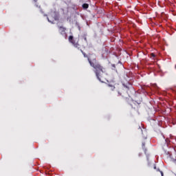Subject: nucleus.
<instances>
[{"mask_svg": "<svg viewBox=\"0 0 176 176\" xmlns=\"http://www.w3.org/2000/svg\"><path fill=\"white\" fill-rule=\"evenodd\" d=\"M160 173H161L162 176H164V174L163 173V171H160Z\"/></svg>", "mask_w": 176, "mask_h": 176, "instance_id": "13", "label": "nucleus"}, {"mask_svg": "<svg viewBox=\"0 0 176 176\" xmlns=\"http://www.w3.org/2000/svg\"><path fill=\"white\" fill-rule=\"evenodd\" d=\"M151 57H155V54L152 53V54H151Z\"/></svg>", "mask_w": 176, "mask_h": 176, "instance_id": "12", "label": "nucleus"}, {"mask_svg": "<svg viewBox=\"0 0 176 176\" xmlns=\"http://www.w3.org/2000/svg\"><path fill=\"white\" fill-rule=\"evenodd\" d=\"M131 87H132V86L130 83H129L128 85L123 84L122 86L118 87V96H123L125 93H129V90H130Z\"/></svg>", "mask_w": 176, "mask_h": 176, "instance_id": "2", "label": "nucleus"}, {"mask_svg": "<svg viewBox=\"0 0 176 176\" xmlns=\"http://www.w3.org/2000/svg\"><path fill=\"white\" fill-rule=\"evenodd\" d=\"M69 42L73 45L76 49L79 50L80 49V45L79 44V41H76L74 38V36H69Z\"/></svg>", "mask_w": 176, "mask_h": 176, "instance_id": "3", "label": "nucleus"}, {"mask_svg": "<svg viewBox=\"0 0 176 176\" xmlns=\"http://www.w3.org/2000/svg\"><path fill=\"white\" fill-rule=\"evenodd\" d=\"M107 87L109 90H111V91H113V90H115V85H113L112 84H108Z\"/></svg>", "mask_w": 176, "mask_h": 176, "instance_id": "6", "label": "nucleus"}, {"mask_svg": "<svg viewBox=\"0 0 176 176\" xmlns=\"http://www.w3.org/2000/svg\"><path fill=\"white\" fill-rule=\"evenodd\" d=\"M83 38L84 41H85V42H87V38L86 37V36H84Z\"/></svg>", "mask_w": 176, "mask_h": 176, "instance_id": "11", "label": "nucleus"}, {"mask_svg": "<svg viewBox=\"0 0 176 176\" xmlns=\"http://www.w3.org/2000/svg\"><path fill=\"white\" fill-rule=\"evenodd\" d=\"M142 149L144 151V153H146V148H145V142L142 143Z\"/></svg>", "mask_w": 176, "mask_h": 176, "instance_id": "9", "label": "nucleus"}, {"mask_svg": "<svg viewBox=\"0 0 176 176\" xmlns=\"http://www.w3.org/2000/svg\"><path fill=\"white\" fill-rule=\"evenodd\" d=\"M88 61L91 67L94 68V73L96 74L97 79H98L100 82H104V80H105L106 79L105 72H104V69H105L104 68V67H102V65H101V64H100L97 61V59H96V58H88Z\"/></svg>", "mask_w": 176, "mask_h": 176, "instance_id": "1", "label": "nucleus"}, {"mask_svg": "<svg viewBox=\"0 0 176 176\" xmlns=\"http://www.w3.org/2000/svg\"><path fill=\"white\" fill-rule=\"evenodd\" d=\"M59 32L60 35H64L65 36H67V33L65 31H67V28H64L63 26H59Z\"/></svg>", "mask_w": 176, "mask_h": 176, "instance_id": "4", "label": "nucleus"}, {"mask_svg": "<svg viewBox=\"0 0 176 176\" xmlns=\"http://www.w3.org/2000/svg\"><path fill=\"white\" fill-rule=\"evenodd\" d=\"M166 142H167V141H168V139H166Z\"/></svg>", "mask_w": 176, "mask_h": 176, "instance_id": "14", "label": "nucleus"}, {"mask_svg": "<svg viewBox=\"0 0 176 176\" xmlns=\"http://www.w3.org/2000/svg\"><path fill=\"white\" fill-rule=\"evenodd\" d=\"M82 8L83 9H89V4H87V3L82 4Z\"/></svg>", "mask_w": 176, "mask_h": 176, "instance_id": "8", "label": "nucleus"}, {"mask_svg": "<svg viewBox=\"0 0 176 176\" xmlns=\"http://www.w3.org/2000/svg\"><path fill=\"white\" fill-rule=\"evenodd\" d=\"M141 102H142V98H140V100H135L134 104H138V107H140V104H141Z\"/></svg>", "mask_w": 176, "mask_h": 176, "instance_id": "7", "label": "nucleus"}, {"mask_svg": "<svg viewBox=\"0 0 176 176\" xmlns=\"http://www.w3.org/2000/svg\"><path fill=\"white\" fill-rule=\"evenodd\" d=\"M81 53H82L84 57H87V55L86 54V53H85L82 50H80Z\"/></svg>", "mask_w": 176, "mask_h": 176, "instance_id": "10", "label": "nucleus"}, {"mask_svg": "<svg viewBox=\"0 0 176 176\" xmlns=\"http://www.w3.org/2000/svg\"><path fill=\"white\" fill-rule=\"evenodd\" d=\"M154 168H156V166H155Z\"/></svg>", "mask_w": 176, "mask_h": 176, "instance_id": "16", "label": "nucleus"}, {"mask_svg": "<svg viewBox=\"0 0 176 176\" xmlns=\"http://www.w3.org/2000/svg\"><path fill=\"white\" fill-rule=\"evenodd\" d=\"M139 129L141 130V126H140Z\"/></svg>", "mask_w": 176, "mask_h": 176, "instance_id": "15", "label": "nucleus"}, {"mask_svg": "<svg viewBox=\"0 0 176 176\" xmlns=\"http://www.w3.org/2000/svg\"><path fill=\"white\" fill-rule=\"evenodd\" d=\"M32 3H33V5H34V6H36V8L41 9V6H40L39 3H38V0H33Z\"/></svg>", "mask_w": 176, "mask_h": 176, "instance_id": "5", "label": "nucleus"}]
</instances>
